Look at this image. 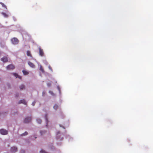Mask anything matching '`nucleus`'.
Listing matches in <instances>:
<instances>
[{
  "instance_id": "nucleus-15",
  "label": "nucleus",
  "mask_w": 153,
  "mask_h": 153,
  "mask_svg": "<svg viewBox=\"0 0 153 153\" xmlns=\"http://www.w3.org/2000/svg\"><path fill=\"white\" fill-rule=\"evenodd\" d=\"M20 89L21 90H22L25 88V86L24 85H21L20 86Z\"/></svg>"
},
{
  "instance_id": "nucleus-1",
  "label": "nucleus",
  "mask_w": 153,
  "mask_h": 153,
  "mask_svg": "<svg viewBox=\"0 0 153 153\" xmlns=\"http://www.w3.org/2000/svg\"><path fill=\"white\" fill-rule=\"evenodd\" d=\"M11 41L12 43L14 44H16L18 43L19 40L16 38H14L11 39Z\"/></svg>"
},
{
  "instance_id": "nucleus-4",
  "label": "nucleus",
  "mask_w": 153,
  "mask_h": 153,
  "mask_svg": "<svg viewBox=\"0 0 153 153\" xmlns=\"http://www.w3.org/2000/svg\"><path fill=\"white\" fill-rule=\"evenodd\" d=\"M31 117H27L25 119L24 122L26 123H29L31 121Z\"/></svg>"
},
{
  "instance_id": "nucleus-25",
  "label": "nucleus",
  "mask_w": 153,
  "mask_h": 153,
  "mask_svg": "<svg viewBox=\"0 0 153 153\" xmlns=\"http://www.w3.org/2000/svg\"><path fill=\"white\" fill-rule=\"evenodd\" d=\"M21 152L22 153H25V151L23 150Z\"/></svg>"
},
{
  "instance_id": "nucleus-8",
  "label": "nucleus",
  "mask_w": 153,
  "mask_h": 153,
  "mask_svg": "<svg viewBox=\"0 0 153 153\" xmlns=\"http://www.w3.org/2000/svg\"><path fill=\"white\" fill-rule=\"evenodd\" d=\"M21 103H23L25 105H26L27 104V102L24 100H21L19 101V103L20 104Z\"/></svg>"
},
{
  "instance_id": "nucleus-14",
  "label": "nucleus",
  "mask_w": 153,
  "mask_h": 153,
  "mask_svg": "<svg viewBox=\"0 0 153 153\" xmlns=\"http://www.w3.org/2000/svg\"><path fill=\"white\" fill-rule=\"evenodd\" d=\"M36 120L38 123L39 124L41 123L42 122L41 120L39 118L37 119Z\"/></svg>"
},
{
  "instance_id": "nucleus-27",
  "label": "nucleus",
  "mask_w": 153,
  "mask_h": 153,
  "mask_svg": "<svg viewBox=\"0 0 153 153\" xmlns=\"http://www.w3.org/2000/svg\"><path fill=\"white\" fill-rule=\"evenodd\" d=\"M35 138H36V137H35Z\"/></svg>"
},
{
  "instance_id": "nucleus-17",
  "label": "nucleus",
  "mask_w": 153,
  "mask_h": 153,
  "mask_svg": "<svg viewBox=\"0 0 153 153\" xmlns=\"http://www.w3.org/2000/svg\"><path fill=\"white\" fill-rule=\"evenodd\" d=\"M45 120H46V122H47V124L46 125V126H47V125H48V118H47V114H46L45 115Z\"/></svg>"
},
{
  "instance_id": "nucleus-21",
  "label": "nucleus",
  "mask_w": 153,
  "mask_h": 153,
  "mask_svg": "<svg viewBox=\"0 0 153 153\" xmlns=\"http://www.w3.org/2000/svg\"><path fill=\"white\" fill-rule=\"evenodd\" d=\"M28 134V133L27 132H25L24 133L22 134V135H27Z\"/></svg>"
},
{
  "instance_id": "nucleus-23",
  "label": "nucleus",
  "mask_w": 153,
  "mask_h": 153,
  "mask_svg": "<svg viewBox=\"0 0 153 153\" xmlns=\"http://www.w3.org/2000/svg\"><path fill=\"white\" fill-rule=\"evenodd\" d=\"M35 102H32V104L33 105V106H34V105H35Z\"/></svg>"
},
{
  "instance_id": "nucleus-11",
  "label": "nucleus",
  "mask_w": 153,
  "mask_h": 153,
  "mask_svg": "<svg viewBox=\"0 0 153 153\" xmlns=\"http://www.w3.org/2000/svg\"><path fill=\"white\" fill-rule=\"evenodd\" d=\"M22 72L24 74V75H28V74H29V72L25 70H23L22 71Z\"/></svg>"
},
{
  "instance_id": "nucleus-24",
  "label": "nucleus",
  "mask_w": 153,
  "mask_h": 153,
  "mask_svg": "<svg viewBox=\"0 0 153 153\" xmlns=\"http://www.w3.org/2000/svg\"><path fill=\"white\" fill-rule=\"evenodd\" d=\"M48 68L51 71H52V68L50 66H49Z\"/></svg>"
},
{
  "instance_id": "nucleus-5",
  "label": "nucleus",
  "mask_w": 153,
  "mask_h": 153,
  "mask_svg": "<svg viewBox=\"0 0 153 153\" xmlns=\"http://www.w3.org/2000/svg\"><path fill=\"white\" fill-rule=\"evenodd\" d=\"M39 55L42 56H43L44 54V53L43 49H42L40 47H39Z\"/></svg>"
},
{
  "instance_id": "nucleus-18",
  "label": "nucleus",
  "mask_w": 153,
  "mask_h": 153,
  "mask_svg": "<svg viewBox=\"0 0 153 153\" xmlns=\"http://www.w3.org/2000/svg\"><path fill=\"white\" fill-rule=\"evenodd\" d=\"M40 70L42 71V72H44V70L42 66H40Z\"/></svg>"
},
{
  "instance_id": "nucleus-9",
  "label": "nucleus",
  "mask_w": 153,
  "mask_h": 153,
  "mask_svg": "<svg viewBox=\"0 0 153 153\" xmlns=\"http://www.w3.org/2000/svg\"><path fill=\"white\" fill-rule=\"evenodd\" d=\"M28 65L31 67L34 68L35 67V65L30 62H28Z\"/></svg>"
},
{
  "instance_id": "nucleus-10",
  "label": "nucleus",
  "mask_w": 153,
  "mask_h": 153,
  "mask_svg": "<svg viewBox=\"0 0 153 153\" xmlns=\"http://www.w3.org/2000/svg\"><path fill=\"white\" fill-rule=\"evenodd\" d=\"M13 75L16 77V78H17L18 77L20 79H21V77L19 76L16 73H13Z\"/></svg>"
},
{
  "instance_id": "nucleus-7",
  "label": "nucleus",
  "mask_w": 153,
  "mask_h": 153,
  "mask_svg": "<svg viewBox=\"0 0 153 153\" xmlns=\"http://www.w3.org/2000/svg\"><path fill=\"white\" fill-rule=\"evenodd\" d=\"M10 150L12 152L14 153L17 151V148L15 147H12Z\"/></svg>"
},
{
  "instance_id": "nucleus-13",
  "label": "nucleus",
  "mask_w": 153,
  "mask_h": 153,
  "mask_svg": "<svg viewBox=\"0 0 153 153\" xmlns=\"http://www.w3.org/2000/svg\"><path fill=\"white\" fill-rule=\"evenodd\" d=\"M58 106L57 104H55L53 106V108L54 109L56 110L58 108Z\"/></svg>"
},
{
  "instance_id": "nucleus-12",
  "label": "nucleus",
  "mask_w": 153,
  "mask_h": 153,
  "mask_svg": "<svg viewBox=\"0 0 153 153\" xmlns=\"http://www.w3.org/2000/svg\"><path fill=\"white\" fill-rule=\"evenodd\" d=\"M27 54L28 56H30L32 57V56L30 52L29 51H27Z\"/></svg>"
},
{
  "instance_id": "nucleus-20",
  "label": "nucleus",
  "mask_w": 153,
  "mask_h": 153,
  "mask_svg": "<svg viewBox=\"0 0 153 153\" xmlns=\"http://www.w3.org/2000/svg\"><path fill=\"white\" fill-rule=\"evenodd\" d=\"M1 4L2 5V6L4 7H5L6 9H7L6 6L4 5L3 3H1Z\"/></svg>"
},
{
  "instance_id": "nucleus-3",
  "label": "nucleus",
  "mask_w": 153,
  "mask_h": 153,
  "mask_svg": "<svg viewBox=\"0 0 153 153\" xmlns=\"http://www.w3.org/2000/svg\"><path fill=\"white\" fill-rule=\"evenodd\" d=\"M14 66L12 64L9 65L7 67V69L8 70H13L14 69Z\"/></svg>"
},
{
  "instance_id": "nucleus-6",
  "label": "nucleus",
  "mask_w": 153,
  "mask_h": 153,
  "mask_svg": "<svg viewBox=\"0 0 153 153\" xmlns=\"http://www.w3.org/2000/svg\"><path fill=\"white\" fill-rule=\"evenodd\" d=\"M1 60L4 62H7L8 61V59L6 56H4L1 59Z\"/></svg>"
},
{
  "instance_id": "nucleus-22",
  "label": "nucleus",
  "mask_w": 153,
  "mask_h": 153,
  "mask_svg": "<svg viewBox=\"0 0 153 153\" xmlns=\"http://www.w3.org/2000/svg\"><path fill=\"white\" fill-rule=\"evenodd\" d=\"M47 85L48 86H50L51 85V83H47Z\"/></svg>"
},
{
  "instance_id": "nucleus-19",
  "label": "nucleus",
  "mask_w": 153,
  "mask_h": 153,
  "mask_svg": "<svg viewBox=\"0 0 153 153\" xmlns=\"http://www.w3.org/2000/svg\"><path fill=\"white\" fill-rule=\"evenodd\" d=\"M46 132V131H40V133L42 135L44 134H45Z\"/></svg>"
},
{
  "instance_id": "nucleus-16",
  "label": "nucleus",
  "mask_w": 153,
  "mask_h": 153,
  "mask_svg": "<svg viewBox=\"0 0 153 153\" xmlns=\"http://www.w3.org/2000/svg\"><path fill=\"white\" fill-rule=\"evenodd\" d=\"M2 14L5 17L7 18L8 17V15L5 13L3 12L2 13Z\"/></svg>"
},
{
  "instance_id": "nucleus-26",
  "label": "nucleus",
  "mask_w": 153,
  "mask_h": 153,
  "mask_svg": "<svg viewBox=\"0 0 153 153\" xmlns=\"http://www.w3.org/2000/svg\"><path fill=\"white\" fill-rule=\"evenodd\" d=\"M1 46L2 47H3V46H2L1 45Z\"/></svg>"
},
{
  "instance_id": "nucleus-2",
  "label": "nucleus",
  "mask_w": 153,
  "mask_h": 153,
  "mask_svg": "<svg viewBox=\"0 0 153 153\" xmlns=\"http://www.w3.org/2000/svg\"><path fill=\"white\" fill-rule=\"evenodd\" d=\"M0 132L1 134L3 135H6L8 133L7 131L3 129L0 130Z\"/></svg>"
}]
</instances>
